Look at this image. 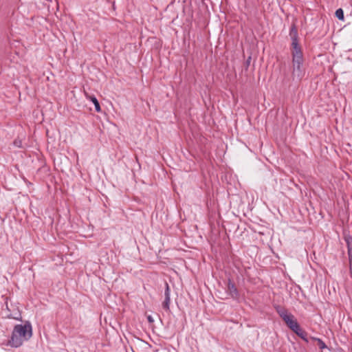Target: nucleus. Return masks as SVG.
Segmentation results:
<instances>
[{
  "mask_svg": "<svg viewBox=\"0 0 352 352\" xmlns=\"http://www.w3.org/2000/svg\"><path fill=\"white\" fill-rule=\"evenodd\" d=\"M228 292L234 299L239 298V294L234 283L230 279L228 282Z\"/></svg>",
  "mask_w": 352,
  "mask_h": 352,
  "instance_id": "0eeeda50",
  "label": "nucleus"
},
{
  "mask_svg": "<svg viewBox=\"0 0 352 352\" xmlns=\"http://www.w3.org/2000/svg\"><path fill=\"white\" fill-rule=\"evenodd\" d=\"M311 339L314 340H316L317 342L318 346L320 349H324L327 348V345L321 339L314 338V337L311 338Z\"/></svg>",
  "mask_w": 352,
  "mask_h": 352,
  "instance_id": "f8f14e48",
  "label": "nucleus"
},
{
  "mask_svg": "<svg viewBox=\"0 0 352 352\" xmlns=\"http://www.w3.org/2000/svg\"><path fill=\"white\" fill-rule=\"evenodd\" d=\"M351 276H352V275H351Z\"/></svg>",
  "mask_w": 352,
  "mask_h": 352,
  "instance_id": "f3484780",
  "label": "nucleus"
},
{
  "mask_svg": "<svg viewBox=\"0 0 352 352\" xmlns=\"http://www.w3.org/2000/svg\"><path fill=\"white\" fill-rule=\"evenodd\" d=\"M298 336L301 338L303 340H305L306 342H308L309 340L307 338V333L301 329V327H299V330H296V331L294 332Z\"/></svg>",
  "mask_w": 352,
  "mask_h": 352,
  "instance_id": "9b49d317",
  "label": "nucleus"
},
{
  "mask_svg": "<svg viewBox=\"0 0 352 352\" xmlns=\"http://www.w3.org/2000/svg\"><path fill=\"white\" fill-rule=\"evenodd\" d=\"M336 17L341 20V21H343L344 19V12L342 10V8H339L336 11Z\"/></svg>",
  "mask_w": 352,
  "mask_h": 352,
  "instance_id": "ddd939ff",
  "label": "nucleus"
},
{
  "mask_svg": "<svg viewBox=\"0 0 352 352\" xmlns=\"http://www.w3.org/2000/svg\"><path fill=\"white\" fill-rule=\"evenodd\" d=\"M13 144L14 146L17 148H21L22 147V140L19 138H16Z\"/></svg>",
  "mask_w": 352,
  "mask_h": 352,
  "instance_id": "4468645a",
  "label": "nucleus"
},
{
  "mask_svg": "<svg viewBox=\"0 0 352 352\" xmlns=\"http://www.w3.org/2000/svg\"><path fill=\"white\" fill-rule=\"evenodd\" d=\"M345 242L347 247V253L349 260V271L351 275H352V237L347 236L344 237Z\"/></svg>",
  "mask_w": 352,
  "mask_h": 352,
  "instance_id": "39448f33",
  "label": "nucleus"
},
{
  "mask_svg": "<svg viewBox=\"0 0 352 352\" xmlns=\"http://www.w3.org/2000/svg\"><path fill=\"white\" fill-rule=\"evenodd\" d=\"M165 286H166L165 292H164L165 299L162 303V307L165 310L168 311V310H169V305H170V287L167 283H165Z\"/></svg>",
  "mask_w": 352,
  "mask_h": 352,
  "instance_id": "6e6552de",
  "label": "nucleus"
},
{
  "mask_svg": "<svg viewBox=\"0 0 352 352\" xmlns=\"http://www.w3.org/2000/svg\"><path fill=\"white\" fill-rule=\"evenodd\" d=\"M275 309L277 313L278 314L279 316L283 319V321L286 320L288 317H290V316L292 315V314L289 313L288 311L283 307L278 305L275 307Z\"/></svg>",
  "mask_w": 352,
  "mask_h": 352,
  "instance_id": "1a4fd4ad",
  "label": "nucleus"
},
{
  "mask_svg": "<svg viewBox=\"0 0 352 352\" xmlns=\"http://www.w3.org/2000/svg\"><path fill=\"white\" fill-rule=\"evenodd\" d=\"M284 322L294 332L296 331V330H299L300 325L292 314L290 316V317H288L286 320H285Z\"/></svg>",
  "mask_w": 352,
  "mask_h": 352,
  "instance_id": "423d86ee",
  "label": "nucleus"
},
{
  "mask_svg": "<svg viewBox=\"0 0 352 352\" xmlns=\"http://www.w3.org/2000/svg\"><path fill=\"white\" fill-rule=\"evenodd\" d=\"M292 76L294 80H300L304 76L305 72L302 68L304 62L302 50L292 51Z\"/></svg>",
  "mask_w": 352,
  "mask_h": 352,
  "instance_id": "f257e3e1",
  "label": "nucleus"
},
{
  "mask_svg": "<svg viewBox=\"0 0 352 352\" xmlns=\"http://www.w3.org/2000/svg\"><path fill=\"white\" fill-rule=\"evenodd\" d=\"M147 320H148L149 323H152L154 321L151 316H147Z\"/></svg>",
  "mask_w": 352,
  "mask_h": 352,
  "instance_id": "dca6fc26",
  "label": "nucleus"
},
{
  "mask_svg": "<svg viewBox=\"0 0 352 352\" xmlns=\"http://www.w3.org/2000/svg\"><path fill=\"white\" fill-rule=\"evenodd\" d=\"M14 333H18L23 342L29 340L32 336V328L30 322L26 321L24 324H16L14 327Z\"/></svg>",
  "mask_w": 352,
  "mask_h": 352,
  "instance_id": "f03ea898",
  "label": "nucleus"
},
{
  "mask_svg": "<svg viewBox=\"0 0 352 352\" xmlns=\"http://www.w3.org/2000/svg\"><path fill=\"white\" fill-rule=\"evenodd\" d=\"M251 56H248V58H247V60H245V68L248 69V67L250 66V62H251Z\"/></svg>",
  "mask_w": 352,
  "mask_h": 352,
  "instance_id": "2eb2a0df",
  "label": "nucleus"
},
{
  "mask_svg": "<svg viewBox=\"0 0 352 352\" xmlns=\"http://www.w3.org/2000/svg\"><path fill=\"white\" fill-rule=\"evenodd\" d=\"M84 92H85V95L86 98L87 99L90 100L94 104L96 111L97 112H100L101 107H100V103H99L98 100H97V98H96V96L94 95H89L85 91Z\"/></svg>",
  "mask_w": 352,
  "mask_h": 352,
  "instance_id": "9d476101",
  "label": "nucleus"
},
{
  "mask_svg": "<svg viewBox=\"0 0 352 352\" xmlns=\"http://www.w3.org/2000/svg\"><path fill=\"white\" fill-rule=\"evenodd\" d=\"M23 342L22 338L18 333L15 334L14 330L13 329L10 339L8 340L6 342H3L2 345L17 348L22 345Z\"/></svg>",
  "mask_w": 352,
  "mask_h": 352,
  "instance_id": "20e7f679",
  "label": "nucleus"
},
{
  "mask_svg": "<svg viewBox=\"0 0 352 352\" xmlns=\"http://www.w3.org/2000/svg\"><path fill=\"white\" fill-rule=\"evenodd\" d=\"M289 36L292 39V51H296L298 50H302L300 45L298 43V30L296 24L294 23H292L290 30H289Z\"/></svg>",
  "mask_w": 352,
  "mask_h": 352,
  "instance_id": "7ed1b4c3",
  "label": "nucleus"
}]
</instances>
